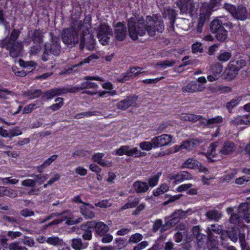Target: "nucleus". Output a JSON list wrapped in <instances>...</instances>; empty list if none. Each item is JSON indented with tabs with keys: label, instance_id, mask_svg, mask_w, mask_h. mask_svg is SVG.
<instances>
[{
	"label": "nucleus",
	"instance_id": "nucleus-49",
	"mask_svg": "<svg viewBox=\"0 0 250 250\" xmlns=\"http://www.w3.org/2000/svg\"><path fill=\"white\" fill-rule=\"evenodd\" d=\"M139 203V201L138 199H135L134 200L132 201L130 200L122 207V209L125 210L127 208L136 207L138 206Z\"/></svg>",
	"mask_w": 250,
	"mask_h": 250
},
{
	"label": "nucleus",
	"instance_id": "nucleus-46",
	"mask_svg": "<svg viewBox=\"0 0 250 250\" xmlns=\"http://www.w3.org/2000/svg\"><path fill=\"white\" fill-rule=\"evenodd\" d=\"M208 236L209 239L211 238V235L212 234V231L216 233L217 234H220L221 232L222 231V229L221 228V227H219V226H215V225H211L210 227L208 228Z\"/></svg>",
	"mask_w": 250,
	"mask_h": 250
},
{
	"label": "nucleus",
	"instance_id": "nucleus-58",
	"mask_svg": "<svg viewBox=\"0 0 250 250\" xmlns=\"http://www.w3.org/2000/svg\"><path fill=\"white\" fill-rule=\"evenodd\" d=\"M22 242L24 244L30 247H33L35 244L34 240L32 238L26 236L22 238Z\"/></svg>",
	"mask_w": 250,
	"mask_h": 250
},
{
	"label": "nucleus",
	"instance_id": "nucleus-2",
	"mask_svg": "<svg viewBox=\"0 0 250 250\" xmlns=\"http://www.w3.org/2000/svg\"><path fill=\"white\" fill-rule=\"evenodd\" d=\"M20 34V31L14 29L10 35L0 41V49L5 48L9 51V55L13 58H16L20 56L23 46L22 43L18 39Z\"/></svg>",
	"mask_w": 250,
	"mask_h": 250
},
{
	"label": "nucleus",
	"instance_id": "nucleus-8",
	"mask_svg": "<svg viewBox=\"0 0 250 250\" xmlns=\"http://www.w3.org/2000/svg\"><path fill=\"white\" fill-rule=\"evenodd\" d=\"M177 6L180 10L181 14H189L192 16L196 11L195 4L193 0H178Z\"/></svg>",
	"mask_w": 250,
	"mask_h": 250
},
{
	"label": "nucleus",
	"instance_id": "nucleus-17",
	"mask_svg": "<svg viewBox=\"0 0 250 250\" xmlns=\"http://www.w3.org/2000/svg\"><path fill=\"white\" fill-rule=\"evenodd\" d=\"M221 1H220V0H210L208 3L205 2L203 3L201 7L211 14L213 11L218 9L221 5Z\"/></svg>",
	"mask_w": 250,
	"mask_h": 250
},
{
	"label": "nucleus",
	"instance_id": "nucleus-10",
	"mask_svg": "<svg viewBox=\"0 0 250 250\" xmlns=\"http://www.w3.org/2000/svg\"><path fill=\"white\" fill-rule=\"evenodd\" d=\"M246 64V60L241 58L230 61L229 64L228 75L232 77H235L239 70L245 66Z\"/></svg>",
	"mask_w": 250,
	"mask_h": 250
},
{
	"label": "nucleus",
	"instance_id": "nucleus-61",
	"mask_svg": "<svg viewBox=\"0 0 250 250\" xmlns=\"http://www.w3.org/2000/svg\"><path fill=\"white\" fill-rule=\"evenodd\" d=\"M202 44L200 42H196L192 45V52L193 53L197 52L202 53L203 52V49L201 47Z\"/></svg>",
	"mask_w": 250,
	"mask_h": 250
},
{
	"label": "nucleus",
	"instance_id": "nucleus-51",
	"mask_svg": "<svg viewBox=\"0 0 250 250\" xmlns=\"http://www.w3.org/2000/svg\"><path fill=\"white\" fill-rule=\"evenodd\" d=\"M239 214L241 216L249 211L248 204L246 203H244L241 204L238 208Z\"/></svg>",
	"mask_w": 250,
	"mask_h": 250
},
{
	"label": "nucleus",
	"instance_id": "nucleus-62",
	"mask_svg": "<svg viewBox=\"0 0 250 250\" xmlns=\"http://www.w3.org/2000/svg\"><path fill=\"white\" fill-rule=\"evenodd\" d=\"M22 134V132L18 127H15L9 130V138L11 139L13 137L19 136Z\"/></svg>",
	"mask_w": 250,
	"mask_h": 250
},
{
	"label": "nucleus",
	"instance_id": "nucleus-3",
	"mask_svg": "<svg viewBox=\"0 0 250 250\" xmlns=\"http://www.w3.org/2000/svg\"><path fill=\"white\" fill-rule=\"evenodd\" d=\"M83 25L82 21H77L73 23V25L71 28L64 29L62 34V40L63 42L71 47L77 44L80 41L78 31L82 28Z\"/></svg>",
	"mask_w": 250,
	"mask_h": 250
},
{
	"label": "nucleus",
	"instance_id": "nucleus-34",
	"mask_svg": "<svg viewBox=\"0 0 250 250\" xmlns=\"http://www.w3.org/2000/svg\"><path fill=\"white\" fill-rule=\"evenodd\" d=\"M215 33V38L218 41L224 42L226 41L228 37V31L225 28Z\"/></svg>",
	"mask_w": 250,
	"mask_h": 250
},
{
	"label": "nucleus",
	"instance_id": "nucleus-64",
	"mask_svg": "<svg viewBox=\"0 0 250 250\" xmlns=\"http://www.w3.org/2000/svg\"><path fill=\"white\" fill-rule=\"evenodd\" d=\"M140 146L141 148L144 150H149L153 147V145L152 144V141L151 142H144L140 143Z\"/></svg>",
	"mask_w": 250,
	"mask_h": 250
},
{
	"label": "nucleus",
	"instance_id": "nucleus-1",
	"mask_svg": "<svg viewBox=\"0 0 250 250\" xmlns=\"http://www.w3.org/2000/svg\"><path fill=\"white\" fill-rule=\"evenodd\" d=\"M127 25L129 35L133 40H136L139 36L144 35L146 31L153 37L156 31L162 33L164 30L163 21L161 16L156 14L147 16L146 21L143 17H131L128 21Z\"/></svg>",
	"mask_w": 250,
	"mask_h": 250
},
{
	"label": "nucleus",
	"instance_id": "nucleus-59",
	"mask_svg": "<svg viewBox=\"0 0 250 250\" xmlns=\"http://www.w3.org/2000/svg\"><path fill=\"white\" fill-rule=\"evenodd\" d=\"M9 248L10 250H27L25 247L22 246L18 243L10 244L9 246Z\"/></svg>",
	"mask_w": 250,
	"mask_h": 250
},
{
	"label": "nucleus",
	"instance_id": "nucleus-37",
	"mask_svg": "<svg viewBox=\"0 0 250 250\" xmlns=\"http://www.w3.org/2000/svg\"><path fill=\"white\" fill-rule=\"evenodd\" d=\"M223 118L220 116L208 119V128H213L218 125V124L222 123Z\"/></svg>",
	"mask_w": 250,
	"mask_h": 250
},
{
	"label": "nucleus",
	"instance_id": "nucleus-57",
	"mask_svg": "<svg viewBox=\"0 0 250 250\" xmlns=\"http://www.w3.org/2000/svg\"><path fill=\"white\" fill-rule=\"evenodd\" d=\"M36 44L30 47L29 53L31 55H36L41 50V44L35 43Z\"/></svg>",
	"mask_w": 250,
	"mask_h": 250
},
{
	"label": "nucleus",
	"instance_id": "nucleus-31",
	"mask_svg": "<svg viewBox=\"0 0 250 250\" xmlns=\"http://www.w3.org/2000/svg\"><path fill=\"white\" fill-rule=\"evenodd\" d=\"M64 212H66L64 215H61L63 219H66L65 223L68 225H72L74 224H76L78 223H80L82 221V218H79L78 219L74 220L71 218V213H70L68 211H65Z\"/></svg>",
	"mask_w": 250,
	"mask_h": 250
},
{
	"label": "nucleus",
	"instance_id": "nucleus-56",
	"mask_svg": "<svg viewBox=\"0 0 250 250\" xmlns=\"http://www.w3.org/2000/svg\"><path fill=\"white\" fill-rule=\"evenodd\" d=\"M168 188V187L167 185L163 184L154 192L153 194L155 196H158L167 191Z\"/></svg>",
	"mask_w": 250,
	"mask_h": 250
},
{
	"label": "nucleus",
	"instance_id": "nucleus-12",
	"mask_svg": "<svg viewBox=\"0 0 250 250\" xmlns=\"http://www.w3.org/2000/svg\"><path fill=\"white\" fill-rule=\"evenodd\" d=\"M142 152H139L136 147L130 149L128 146H123L116 150L115 154L122 156L125 154L128 156L138 157L142 155Z\"/></svg>",
	"mask_w": 250,
	"mask_h": 250
},
{
	"label": "nucleus",
	"instance_id": "nucleus-7",
	"mask_svg": "<svg viewBox=\"0 0 250 250\" xmlns=\"http://www.w3.org/2000/svg\"><path fill=\"white\" fill-rule=\"evenodd\" d=\"M86 40H88V42L85 44V48L89 51L95 50L96 47L95 40L94 39L93 36L86 29L83 30L82 34L80 37L79 46L80 50L83 51V43H84Z\"/></svg>",
	"mask_w": 250,
	"mask_h": 250
},
{
	"label": "nucleus",
	"instance_id": "nucleus-60",
	"mask_svg": "<svg viewBox=\"0 0 250 250\" xmlns=\"http://www.w3.org/2000/svg\"><path fill=\"white\" fill-rule=\"evenodd\" d=\"M83 229L84 230V232L82 235V238L85 240H90L92 238V231L88 229L83 228Z\"/></svg>",
	"mask_w": 250,
	"mask_h": 250
},
{
	"label": "nucleus",
	"instance_id": "nucleus-18",
	"mask_svg": "<svg viewBox=\"0 0 250 250\" xmlns=\"http://www.w3.org/2000/svg\"><path fill=\"white\" fill-rule=\"evenodd\" d=\"M201 165L197 160L193 159H188L182 165V168H188L190 169H200V171H207L206 167L200 168Z\"/></svg>",
	"mask_w": 250,
	"mask_h": 250
},
{
	"label": "nucleus",
	"instance_id": "nucleus-36",
	"mask_svg": "<svg viewBox=\"0 0 250 250\" xmlns=\"http://www.w3.org/2000/svg\"><path fill=\"white\" fill-rule=\"evenodd\" d=\"M182 119L184 121L195 122L202 119V116L192 114H183Z\"/></svg>",
	"mask_w": 250,
	"mask_h": 250
},
{
	"label": "nucleus",
	"instance_id": "nucleus-23",
	"mask_svg": "<svg viewBox=\"0 0 250 250\" xmlns=\"http://www.w3.org/2000/svg\"><path fill=\"white\" fill-rule=\"evenodd\" d=\"M133 188L137 193H144L149 188L148 185L145 182L137 181L133 184Z\"/></svg>",
	"mask_w": 250,
	"mask_h": 250
},
{
	"label": "nucleus",
	"instance_id": "nucleus-47",
	"mask_svg": "<svg viewBox=\"0 0 250 250\" xmlns=\"http://www.w3.org/2000/svg\"><path fill=\"white\" fill-rule=\"evenodd\" d=\"M231 57V53L223 51L220 53V54L217 56V58L220 61L226 62L229 60Z\"/></svg>",
	"mask_w": 250,
	"mask_h": 250
},
{
	"label": "nucleus",
	"instance_id": "nucleus-48",
	"mask_svg": "<svg viewBox=\"0 0 250 250\" xmlns=\"http://www.w3.org/2000/svg\"><path fill=\"white\" fill-rule=\"evenodd\" d=\"M239 240L241 245V247L243 250H247L250 249L249 246H247L245 240V234L244 233H239Z\"/></svg>",
	"mask_w": 250,
	"mask_h": 250
},
{
	"label": "nucleus",
	"instance_id": "nucleus-53",
	"mask_svg": "<svg viewBox=\"0 0 250 250\" xmlns=\"http://www.w3.org/2000/svg\"><path fill=\"white\" fill-rule=\"evenodd\" d=\"M98 59H99V57L98 56H97L96 55H94V54L88 56L87 58L84 59L83 60V61H81L77 64L73 66V68H74L75 67H77L78 66H82V65H83L84 63H89L91 60Z\"/></svg>",
	"mask_w": 250,
	"mask_h": 250
},
{
	"label": "nucleus",
	"instance_id": "nucleus-44",
	"mask_svg": "<svg viewBox=\"0 0 250 250\" xmlns=\"http://www.w3.org/2000/svg\"><path fill=\"white\" fill-rule=\"evenodd\" d=\"M31 176L33 178H35V180H36V181H37V183H38L39 185H41L49 177V175L46 174L39 175L34 174L32 175Z\"/></svg>",
	"mask_w": 250,
	"mask_h": 250
},
{
	"label": "nucleus",
	"instance_id": "nucleus-6",
	"mask_svg": "<svg viewBox=\"0 0 250 250\" xmlns=\"http://www.w3.org/2000/svg\"><path fill=\"white\" fill-rule=\"evenodd\" d=\"M80 90H81L80 86L68 85L64 87H57L47 90L43 94V96L46 97V99L49 100L57 96L67 93H75Z\"/></svg>",
	"mask_w": 250,
	"mask_h": 250
},
{
	"label": "nucleus",
	"instance_id": "nucleus-40",
	"mask_svg": "<svg viewBox=\"0 0 250 250\" xmlns=\"http://www.w3.org/2000/svg\"><path fill=\"white\" fill-rule=\"evenodd\" d=\"M210 69L213 74L219 76L220 74L222 71V65L221 63L217 62L211 65Z\"/></svg>",
	"mask_w": 250,
	"mask_h": 250
},
{
	"label": "nucleus",
	"instance_id": "nucleus-39",
	"mask_svg": "<svg viewBox=\"0 0 250 250\" xmlns=\"http://www.w3.org/2000/svg\"><path fill=\"white\" fill-rule=\"evenodd\" d=\"M200 11L198 22L205 24V21L209 19L211 14L206 10L203 9L202 7H201Z\"/></svg>",
	"mask_w": 250,
	"mask_h": 250
},
{
	"label": "nucleus",
	"instance_id": "nucleus-29",
	"mask_svg": "<svg viewBox=\"0 0 250 250\" xmlns=\"http://www.w3.org/2000/svg\"><path fill=\"white\" fill-rule=\"evenodd\" d=\"M242 101V97H235L226 103V107L228 109L229 113H231L232 109L238 105L239 103Z\"/></svg>",
	"mask_w": 250,
	"mask_h": 250
},
{
	"label": "nucleus",
	"instance_id": "nucleus-30",
	"mask_svg": "<svg viewBox=\"0 0 250 250\" xmlns=\"http://www.w3.org/2000/svg\"><path fill=\"white\" fill-rule=\"evenodd\" d=\"M19 63L21 67L28 69V72H31L34 70L37 65V63L34 61L25 62L22 59L19 60Z\"/></svg>",
	"mask_w": 250,
	"mask_h": 250
},
{
	"label": "nucleus",
	"instance_id": "nucleus-5",
	"mask_svg": "<svg viewBox=\"0 0 250 250\" xmlns=\"http://www.w3.org/2000/svg\"><path fill=\"white\" fill-rule=\"evenodd\" d=\"M223 8L228 11L231 16L237 20L244 21L248 18V12L246 7L243 4L235 6L229 3H225Z\"/></svg>",
	"mask_w": 250,
	"mask_h": 250
},
{
	"label": "nucleus",
	"instance_id": "nucleus-14",
	"mask_svg": "<svg viewBox=\"0 0 250 250\" xmlns=\"http://www.w3.org/2000/svg\"><path fill=\"white\" fill-rule=\"evenodd\" d=\"M127 34L126 27L122 22H118L115 26L114 35L118 41H124Z\"/></svg>",
	"mask_w": 250,
	"mask_h": 250
},
{
	"label": "nucleus",
	"instance_id": "nucleus-27",
	"mask_svg": "<svg viewBox=\"0 0 250 250\" xmlns=\"http://www.w3.org/2000/svg\"><path fill=\"white\" fill-rule=\"evenodd\" d=\"M206 216L210 220L218 221L222 216V214L216 209L210 210L206 213Z\"/></svg>",
	"mask_w": 250,
	"mask_h": 250
},
{
	"label": "nucleus",
	"instance_id": "nucleus-25",
	"mask_svg": "<svg viewBox=\"0 0 250 250\" xmlns=\"http://www.w3.org/2000/svg\"><path fill=\"white\" fill-rule=\"evenodd\" d=\"M176 219L175 217H173L172 215L165 217V223L164 224L163 228H162L163 230H167L177 224L178 222Z\"/></svg>",
	"mask_w": 250,
	"mask_h": 250
},
{
	"label": "nucleus",
	"instance_id": "nucleus-41",
	"mask_svg": "<svg viewBox=\"0 0 250 250\" xmlns=\"http://www.w3.org/2000/svg\"><path fill=\"white\" fill-rule=\"evenodd\" d=\"M44 93H42V91L39 89H36L35 90H28L26 92V95L29 96L30 99H34L40 97L41 95H42V97L43 96Z\"/></svg>",
	"mask_w": 250,
	"mask_h": 250
},
{
	"label": "nucleus",
	"instance_id": "nucleus-43",
	"mask_svg": "<svg viewBox=\"0 0 250 250\" xmlns=\"http://www.w3.org/2000/svg\"><path fill=\"white\" fill-rule=\"evenodd\" d=\"M176 63V61L174 60H164L159 62L157 63V66H160L162 67L166 68L167 67H170L173 66Z\"/></svg>",
	"mask_w": 250,
	"mask_h": 250
},
{
	"label": "nucleus",
	"instance_id": "nucleus-28",
	"mask_svg": "<svg viewBox=\"0 0 250 250\" xmlns=\"http://www.w3.org/2000/svg\"><path fill=\"white\" fill-rule=\"evenodd\" d=\"M43 32L38 29H36L34 31L31 36V40L34 43H42L43 42Z\"/></svg>",
	"mask_w": 250,
	"mask_h": 250
},
{
	"label": "nucleus",
	"instance_id": "nucleus-19",
	"mask_svg": "<svg viewBox=\"0 0 250 250\" xmlns=\"http://www.w3.org/2000/svg\"><path fill=\"white\" fill-rule=\"evenodd\" d=\"M192 231L194 237L196 239L197 244L201 247L204 242V240L206 238V235L202 234L199 226H194L192 229Z\"/></svg>",
	"mask_w": 250,
	"mask_h": 250
},
{
	"label": "nucleus",
	"instance_id": "nucleus-16",
	"mask_svg": "<svg viewBox=\"0 0 250 250\" xmlns=\"http://www.w3.org/2000/svg\"><path fill=\"white\" fill-rule=\"evenodd\" d=\"M236 149V146L232 142L227 141L224 143L222 146L219 149L221 155H228L233 153Z\"/></svg>",
	"mask_w": 250,
	"mask_h": 250
},
{
	"label": "nucleus",
	"instance_id": "nucleus-21",
	"mask_svg": "<svg viewBox=\"0 0 250 250\" xmlns=\"http://www.w3.org/2000/svg\"><path fill=\"white\" fill-rule=\"evenodd\" d=\"M227 25V23H223L222 21L219 19H214L210 23V29L212 33H216L221 29H223L224 25Z\"/></svg>",
	"mask_w": 250,
	"mask_h": 250
},
{
	"label": "nucleus",
	"instance_id": "nucleus-26",
	"mask_svg": "<svg viewBox=\"0 0 250 250\" xmlns=\"http://www.w3.org/2000/svg\"><path fill=\"white\" fill-rule=\"evenodd\" d=\"M71 246L75 250H83L87 247V243H83L81 238H73L71 240Z\"/></svg>",
	"mask_w": 250,
	"mask_h": 250
},
{
	"label": "nucleus",
	"instance_id": "nucleus-9",
	"mask_svg": "<svg viewBox=\"0 0 250 250\" xmlns=\"http://www.w3.org/2000/svg\"><path fill=\"white\" fill-rule=\"evenodd\" d=\"M112 36V31L109 26L105 24H102L100 26L97 37L103 45L108 44L110 37Z\"/></svg>",
	"mask_w": 250,
	"mask_h": 250
},
{
	"label": "nucleus",
	"instance_id": "nucleus-4",
	"mask_svg": "<svg viewBox=\"0 0 250 250\" xmlns=\"http://www.w3.org/2000/svg\"><path fill=\"white\" fill-rule=\"evenodd\" d=\"M49 34L51 37V42H46L44 44V51L42 58L43 62L50 60L52 55L58 56L61 52L60 37L54 36L52 32Z\"/></svg>",
	"mask_w": 250,
	"mask_h": 250
},
{
	"label": "nucleus",
	"instance_id": "nucleus-11",
	"mask_svg": "<svg viewBox=\"0 0 250 250\" xmlns=\"http://www.w3.org/2000/svg\"><path fill=\"white\" fill-rule=\"evenodd\" d=\"M138 96L135 95H130L125 99L118 102L117 104L118 109L125 110L130 106H138Z\"/></svg>",
	"mask_w": 250,
	"mask_h": 250
},
{
	"label": "nucleus",
	"instance_id": "nucleus-52",
	"mask_svg": "<svg viewBox=\"0 0 250 250\" xmlns=\"http://www.w3.org/2000/svg\"><path fill=\"white\" fill-rule=\"evenodd\" d=\"M37 183L35 179H27L22 181L21 185L24 187L34 188Z\"/></svg>",
	"mask_w": 250,
	"mask_h": 250
},
{
	"label": "nucleus",
	"instance_id": "nucleus-50",
	"mask_svg": "<svg viewBox=\"0 0 250 250\" xmlns=\"http://www.w3.org/2000/svg\"><path fill=\"white\" fill-rule=\"evenodd\" d=\"M80 87L81 90L86 88L97 89L98 85L95 83L84 82L82 83Z\"/></svg>",
	"mask_w": 250,
	"mask_h": 250
},
{
	"label": "nucleus",
	"instance_id": "nucleus-24",
	"mask_svg": "<svg viewBox=\"0 0 250 250\" xmlns=\"http://www.w3.org/2000/svg\"><path fill=\"white\" fill-rule=\"evenodd\" d=\"M109 230V228L106 224L103 222H98L95 233L100 236L105 235Z\"/></svg>",
	"mask_w": 250,
	"mask_h": 250
},
{
	"label": "nucleus",
	"instance_id": "nucleus-20",
	"mask_svg": "<svg viewBox=\"0 0 250 250\" xmlns=\"http://www.w3.org/2000/svg\"><path fill=\"white\" fill-rule=\"evenodd\" d=\"M239 233H241V231L238 227H232L227 230L228 235H227L231 241L236 243L239 239Z\"/></svg>",
	"mask_w": 250,
	"mask_h": 250
},
{
	"label": "nucleus",
	"instance_id": "nucleus-13",
	"mask_svg": "<svg viewBox=\"0 0 250 250\" xmlns=\"http://www.w3.org/2000/svg\"><path fill=\"white\" fill-rule=\"evenodd\" d=\"M172 140V136L170 135L166 134L155 137L152 139L153 147H159L168 145Z\"/></svg>",
	"mask_w": 250,
	"mask_h": 250
},
{
	"label": "nucleus",
	"instance_id": "nucleus-32",
	"mask_svg": "<svg viewBox=\"0 0 250 250\" xmlns=\"http://www.w3.org/2000/svg\"><path fill=\"white\" fill-rule=\"evenodd\" d=\"M229 222L230 224L237 225L240 226L243 223V219L239 214L232 213L229 218Z\"/></svg>",
	"mask_w": 250,
	"mask_h": 250
},
{
	"label": "nucleus",
	"instance_id": "nucleus-15",
	"mask_svg": "<svg viewBox=\"0 0 250 250\" xmlns=\"http://www.w3.org/2000/svg\"><path fill=\"white\" fill-rule=\"evenodd\" d=\"M205 89V86L203 84H198L195 82H191L186 86L182 88L183 92L194 93L198 91H202Z\"/></svg>",
	"mask_w": 250,
	"mask_h": 250
},
{
	"label": "nucleus",
	"instance_id": "nucleus-35",
	"mask_svg": "<svg viewBox=\"0 0 250 250\" xmlns=\"http://www.w3.org/2000/svg\"><path fill=\"white\" fill-rule=\"evenodd\" d=\"M177 181L181 182L184 180L192 179V175L190 173L186 171H180L177 174Z\"/></svg>",
	"mask_w": 250,
	"mask_h": 250
},
{
	"label": "nucleus",
	"instance_id": "nucleus-22",
	"mask_svg": "<svg viewBox=\"0 0 250 250\" xmlns=\"http://www.w3.org/2000/svg\"><path fill=\"white\" fill-rule=\"evenodd\" d=\"M164 14L165 16H167L170 21V24L172 29L174 28V24L176 20L177 13L174 9L171 8H165L164 9Z\"/></svg>",
	"mask_w": 250,
	"mask_h": 250
},
{
	"label": "nucleus",
	"instance_id": "nucleus-55",
	"mask_svg": "<svg viewBox=\"0 0 250 250\" xmlns=\"http://www.w3.org/2000/svg\"><path fill=\"white\" fill-rule=\"evenodd\" d=\"M143 237V235L140 233H135L132 235L128 240V243L133 242L134 243H137L138 242L142 240Z\"/></svg>",
	"mask_w": 250,
	"mask_h": 250
},
{
	"label": "nucleus",
	"instance_id": "nucleus-63",
	"mask_svg": "<svg viewBox=\"0 0 250 250\" xmlns=\"http://www.w3.org/2000/svg\"><path fill=\"white\" fill-rule=\"evenodd\" d=\"M4 194L9 197L14 198L18 195L17 191L14 189H11L8 188H5L4 190Z\"/></svg>",
	"mask_w": 250,
	"mask_h": 250
},
{
	"label": "nucleus",
	"instance_id": "nucleus-38",
	"mask_svg": "<svg viewBox=\"0 0 250 250\" xmlns=\"http://www.w3.org/2000/svg\"><path fill=\"white\" fill-rule=\"evenodd\" d=\"M164 224H163V221L161 219H156L153 223L152 226V231L154 232H156L158 230L161 233H163L166 230H163L162 228H163Z\"/></svg>",
	"mask_w": 250,
	"mask_h": 250
},
{
	"label": "nucleus",
	"instance_id": "nucleus-42",
	"mask_svg": "<svg viewBox=\"0 0 250 250\" xmlns=\"http://www.w3.org/2000/svg\"><path fill=\"white\" fill-rule=\"evenodd\" d=\"M46 242L50 245L53 246H58L62 243V240L58 237L52 236L48 237L46 240Z\"/></svg>",
	"mask_w": 250,
	"mask_h": 250
},
{
	"label": "nucleus",
	"instance_id": "nucleus-45",
	"mask_svg": "<svg viewBox=\"0 0 250 250\" xmlns=\"http://www.w3.org/2000/svg\"><path fill=\"white\" fill-rule=\"evenodd\" d=\"M63 99L62 98H57L55 100V102L58 103L52 104L49 108L54 111L59 110L63 104Z\"/></svg>",
	"mask_w": 250,
	"mask_h": 250
},
{
	"label": "nucleus",
	"instance_id": "nucleus-54",
	"mask_svg": "<svg viewBox=\"0 0 250 250\" xmlns=\"http://www.w3.org/2000/svg\"><path fill=\"white\" fill-rule=\"evenodd\" d=\"M171 215L173 217H175V219H177V221L179 222L180 219L186 216V212L182 210H177L175 211Z\"/></svg>",
	"mask_w": 250,
	"mask_h": 250
},
{
	"label": "nucleus",
	"instance_id": "nucleus-33",
	"mask_svg": "<svg viewBox=\"0 0 250 250\" xmlns=\"http://www.w3.org/2000/svg\"><path fill=\"white\" fill-rule=\"evenodd\" d=\"M81 213L87 219H92L94 216V213L87 208L85 205H82L80 208Z\"/></svg>",
	"mask_w": 250,
	"mask_h": 250
}]
</instances>
